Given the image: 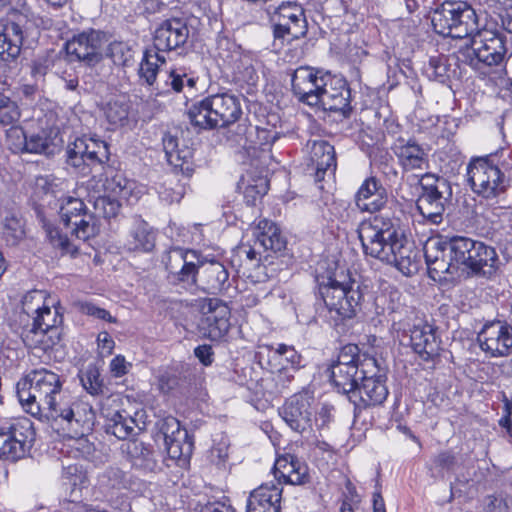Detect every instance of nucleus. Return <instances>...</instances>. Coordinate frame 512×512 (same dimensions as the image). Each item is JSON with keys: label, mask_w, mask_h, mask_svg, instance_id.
Wrapping results in <instances>:
<instances>
[{"label": "nucleus", "mask_w": 512, "mask_h": 512, "mask_svg": "<svg viewBox=\"0 0 512 512\" xmlns=\"http://www.w3.org/2000/svg\"><path fill=\"white\" fill-rule=\"evenodd\" d=\"M107 56L112 59L114 64L126 66L133 59V50L126 42L114 41L108 45Z\"/></svg>", "instance_id": "e2e57ef3"}, {"label": "nucleus", "mask_w": 512, "mask_h": 512, "mask_svg": "<svg viewBox=\"0 0 512 512\" xmlns=\"http://www.w3.org/2000/svg\"><path fill=\"white\" fill-rule=\"evenodd\" d=\"M23 44V31L19 24L11 22L0 33V60H15L21 51Z\"/></svg>", "instance_id": "ea45409f"}, {"label": "nucleus", "mask_w": 512, "mask_h": 512, "mask_svg": "<svg viewBox=\"0 0 512 512\" xmlns=\"http://www.w3.org/2000/svg\"><path fill=\"white\" fill-rule=\"evenodd\" d=\"M425 75L440 83H445L450 78V65L444 55L431 56L428 64L424 67Z\"/></svg>", "instance_id": "603ef678"}, {"label": "nucleus", "mask_w": 512, "mask_h": 512, "mask_svg": "<svg viewBox=\"0 0 512 512\" xmlns=\"http://www.w3.org/2000/svg\"><path fill=\"white\" fill-rule=\"evenodd\" d=\"M156 243V231L146 221L136 219L129 232L127 248L136 252H151Z\"/></svg>", "instance_id": "e433bc0d"}, {"label": "nucleus", "mask_w": 512, "mask_h": 512, "mask_svg": "<svg viewBox=\"0 0 512 512\" xmlns=\"http://www.w3.org/2000/svg\"><path fill=\"white\" fill-rule=\"evenodd\" d=\"M27 133L19 125H12L6 130V144L15 154L27 152Z\"/></svg>", "instance_id": "bf43d9fd"}, {"label": "nucleus", "mask_w": 512, "mask_h": 512, "mask_svg": "<svg viewBox=\"0 0 512 512\" xmlns=\"http://www.w3.org/2000/svg\"><path fill=\"white\" fill-rule=\"evenodd\" d=\"M477 341L487 355L507 356L512 348V326L500 320L487 322L478 333Z\"/></svg>", "instance_id": "4be33fe9"}, {"label": "nucleus", "mask_w": 512, "mask_h": 512, "mask_svg": "<svg viewBox=\"0 0 512 512\" xmlns=\"http://www.w3.org/2000/svg\"><path fill=\"white\" fill-rule=\"evenodd\" d=\"M201 259L195 250L175 248L165 263L169 283L194 293L197 291Z\"/></svg>", "instance_id": "4468645a"}, {"label": "nucleus", "mask_w": 512, "mask_h": 512, "mask_svg": "<svg viewBox=\"0 0 512 512\" xmlns=\"http://www.w3.org/2000/svg\"><path fill=\"white\" fill-rule=\"evenodd\" d=\"M467 182L474 194L494 209H511L512 198L507 199L509 180L490 156L475 157L466 168Z\"/></svg>", "instance_id": "39448f33"}, {"label": "nucleus", "mask_w": 512, "mask_h": 512, "mask_svg": "<svg viewBox=\"0 0 512 512\" xmlns=\"http://www.w3.org/2000/svg\"><path fill=\"white\" fill-rule=\"evenodd\" d=\"M65 379L45 369H34L25 378L23 387L17 386V396L23 409L34 417L45 419L66 397Z\"/></svg>", "instance_id": "20e7f679"}, {"label": "nucleus", "mask_w": 512, "mask_h": 512, "mask_svg": "<svg viewBox=\"0 0 512 512\" xmlns=\"http://www.w3.org/2000/svg\"><path fill=\"white\" fill-rule=\"evenodd\" d=\"M330 379L333 386L339 393L347 395L350 400V394L356 390L359 381H361V369L359 366H343L340 368H330Z\"/></svg>", "instance_id": "a19ab883"}, {"label": "nucleus", "mask_w": 512, "mask_h": 512, "mask_svg": "<svg viewBox=\"0 0 512 512\" xmlns=\"http://www.w3.org/2000/svg\"><path fill=\"white\" fill-rule=\"evenodd\" d=\"M367 286L357 279L349 269L337 265L319 285L320 295L326 308V318L338 326L354 318L361 310Z\"/></svg>", "instance_id": "f03ea898"}, {"label": "nucleus", "mask_w": 512, "mask_h": 512, "mask_svg": "<svg viewBox=\"0 0 512 512\" xmlns=\"http://www.w3.org/2000/svg\"><path fill=\"white\" fill-rule=\"evenodd\" d=\"M52 65L53 60L46 54L39 55L32 60L30 65V74L36 83L44 79Z\"/></svg>", "instance_id": "338daca9"}, {"label": "nucleus", "mask_w": 512, "mask_h": 512, "mask_svg": "<svg viewBox=\"0 0 512 512\" xmlns=\"http://www.w3.org/2000/svg\"><path fill=\"white\" fill-rule=\"evenodd\" d=\"M121 202L119 199L108 195H99L93 201V214L97 216V219L100 217L105 219L114 218L120 212Z\"/></svg>", "instance_id": "5fc2aeb1"}, {"label": "nucleus", "mask_w": 512, "mask_h": 512, "mask_svg": "<svg viewBox=\"0 0 512 512\" xmlns=\"http://www.w3.org/2000/svg\"><path fill=\"white\" fill-rule=\"evenodd\" d=\"M20 336L27 348L40 349L44 352L52 349L61 340L53 334V331L49 333L43 329V326H38L33 322L22 327Z\"/></svg>", "instance_id": "4c0bfd02"}, {"label": "nucleus", "mask_w": 512, "mask_h": 512, "mask_svg": "<svg viewBox=\"0 0 512 512\" xmlns=\"http://www.w3.org/2000/svg\"><path fill=\"white\" fill-rule=\"evenodd\" d=\"M3 236L9 245H16L25 235L23 223L14 213H9L3 219Z\"/></svg>", "instance_id": "6e6d98bb"}, {"label": "nucleus", "mask_w": 512, "mask_h": 512, "mask_svg": "<svg viewBox=\"0 0 512 512\" xmlns=\"http://www.w3.org/2000/svg\"><path fill=\"white\" fill-rule=\"evenodd\" d=\"M274 476L287 484L301 485L308 481V467L295 455L285 454L276 459Z\"/></svg>", "instance_id": "2f4dec72"}, {"label": "nucleus", "mask_w": 512, "mask_h": 512, "mask_svg": "<svg viewBox=\"0 0 512 512\" xmlns=\"http://www.w3.org/2000/svg\"><path fill=\"white\" fill-rule=\"evenodd\" d=\"M53 130L42 128L27 135V152L34 154H52L56 147Z\"/></svg>", "instance_id": "49530a36"}, {"label": "nucleus", "mask_w": 512, "mask_h": 512, "mask_svg": "<svg viewBox=\"0 0 512 512\" xmlns=\"http://www.w3.org/2000/svg\"><path fill=\"white\" fill-rule=\"evenodd\" d=\"M421 194L416 206L422 217L430 224L443 221L446 204L452 197V187L448 180L430 173L422 175Z\"/></svg>", "instance_id": "ddd939ff"}, {"label": "nucleus", "mask_w": 512, "mask_h": 512, "mask_svg": "<svg viewBox=\"0 0 512 512\" xmlns=\"http://www.w3.org/2000/svg\"><path fill=\"white\" fill-rule=\"evenodd\" d=\"M506 54L504 34L488 28H478L459 49V58L482 75H487L493 67L501 66Z\"/></svg>", "instance_id": "0eeeda50"}, {"label": "nucleus", "mask_w": 512, "mask_h": 512, "mask_svg": "<svg viewBox=\"0 0 512 512\" xmlns=\"http://www.w3.org/2000/svg\"><path fill=\"white\" fill-rule=\"evenodd\" d=\"M46 305V293L41 290L30 291L22 299V311L28 318L36 316Z\"/></svg>", "instance_id": "4d7b16f0"}, {"label": "nucleus", "mask_w": 512, "mask_h": 512, "mask_svg": "<svg viewBox=\"0 0 512 512\" xmlns=\"http://www.w3.org/2000/svg\"><path fill=\"white\" fill-rule=\"evenodd\" d=\"M21 117L17 103L9 97L0 94V126H12Z\"/></svg>", "instance_id": "680f3d73"}, {"label": "nucleus", "mask_w": 512, "mask_h": 512, "mask_svg": "<svg viewBox=\"0 0 512 512\" xmlns=\"http://www.w3.org/2000/svg\"><path fill=\"white\" fill-rule=\"evenodd\" d=\"M357 233L366 256L394 265L406 275L417 269L413 243L405 236L399 218L376 215L362 221Z\"/></svg>", "instance_id": "f257e3e1"}, {"label": "nucleus", "mask_w": 512, "mask_h": 512, "mask_svg": "<svg viewBox=\"0 0 512 512\" xmlns=\"http://www.w3.org/2000/svg\"><path fill=\"white\" fill-rule=\"evenodd\" d=\"M62 481L63 485L71 490L70 496L73 497L86 484V472L77 463L68 464L63 466Z\"/></svg>", "instance_id": "3c124183"}, {"label": "nucleus", "mask_w": 512, "mask_h": 512, "mask_svg": "<svg viewBox=\"0 0 512 512\" xmlns=\"http://www.w3.org/2000/svg\"><path fill=\"white\" fill-rule=\"evenodd\" d=\"M323 82L325 86L321 87L317 96L318 105L324 110L339 112L343 117H349L352 112L351 91L346 80L326 73Z\"/></svg>", "instance_id": "412c9836"}, {"label": "nucleus", "mask_w": 512, "mask_h": 512, "mask_svg": "<svg viewBox=\"0 0 512 512\" xmlns=\"http://www.w3.org/2000/svg\"><path fill=\"white\" fill-rule=\"evenodd\" d=\"M42 226L50 244L58 249L62 255L70 254L74 256L78 253V247L58 227L45 219H42Z\"/></svg>", "instance_id": "de8ad7c7"}, {"label": "nucleus", "mask_w": 512, "mask_h": 512, "mask_svg": "<svg viewBox=\"0 0 512 512\" xmlns=\"http://www.w3.org/2000/svg\"><path fill=\"white\" fill-rule=\"evenodd\" d=\"M166 63V57L163 54L156 53L153 50H146L140 62L138 69L139 82L145 85L150 96H161L174 91L180 93L185 87L190 90L194 89L198 78L192 73H187L183 68L171 70L164 81L160 84L157 81L159 67Z\"/></svg>", "instance_id": "9d476101"}, {"label": "nucleus", "mask_w": 512, "mask_h": 512, "mask_svg": "<svg viewBox=\"0 0 512 512\" xmlns=\"http://www.w3.org/2000/svg\"><path fill=\"white\" fill-rule=\"evenodd\" d=\"M132 466L144 471H154L157 467L155 452L150 445L137 439L129 440L122 445Z\"/></svg>", "instance_id": "c9c22d12"}, {"label": "nucleus", "mask_w": 512, "mask_h": 512, "mask_svg": "<svg viewBox=\"0 0 512 512\" xmlns=\"http://www.w3.org/2000/svg\"><path fill=\"white\" fill-rule=\"evenodd\" d=\"M107 34L100 30L89 29L75 35L66 43V52L78 61L88 64L98 63L102 47L107 43Z\"/></svg>", "instance_id": "5701e85b"}, {"label": "nucleus", "mask_w": 512, "mask_h": 512, "mask_svg": "<svg viewBox=\"0 0 512 512\" xmlns=\"http://www.w3.org/2000/svg\"><path fill=\"white\" fill-rule=\"evenodd\" d=\"M61 221L65 226H72V234L79 240L86 241L99 233V221L82 199L66 197L59 209Z\"/></svg>", "instance_id": "dca6fc26"}, {"label": "nucleus", "mask_w": 512, "mask_h": 512, "mask_svg": "<svg viewBox=\"0 0 512 512\" xmlns=\"http://www.w3.org/2000/svg\"><path fill=\"white\" fill-rule=\"evenodd\" d=\"M392 151L403 173L422 176V172L429 167V150L414 138H398L392 146Z\"/></svg>", "instance_id": "b1692460"}, {"label": "nucleus", "mask_w": 512, "mask_h": 512, "mask_svg": "<svg viewBox=\"0 0 512 512\" xmlns=\"http://www.w3.org/2000/svg\"><path fill=\"white\" fill-rule=\"evenodd\" d=\"M481 242L464 236L428 241L424 256L430 277L441 279L444 274L456 275L459 271L470 275Z\"/></svg>", "instance_id": "7ed1b4c3"}, {"label": "nucleus", "mask_w": 512, "mask_h": 512, "mask_svg": "<svg viewBox=\"0 0 512 512\" xmlns=\"http://www.w3.org/2000/svg\"><path fill=\"white\" fill-rule=\"evenodd\" d=\"M273 27L274 45L289 44L307 34L308 24L305 11L295 1H284L267 9Z\"/></svg>", "instance_id": "f8f14e48"}, {"label": "nucleus", "mask_w": 512, "mask_h": 512, "mask_svg": "<svg viewBox=\"0 0 512 512\" xmlns=\"http://www.w3.org/2000/svg\"><path fill=\"white\" fill-rule=\"evenodd\" d=\"M320 70L311 67L297 68L291 79L292 90L298 99L309 106L318 105V94L324 84V75Z\"/></svg>", "instance_id": "a878e982"}, {"label": "nucleus", "mask_w": 512, "mask_h": 512, "mask_svg": "<svg viewBox=\"0 0 512 512\" xmlns=\"http://www.w3.org/2000/svg\"><path fill=\"white\" fill-rule=\"evenodd\" d=\"M355 205L361 212L376 213L384 209L389 201L387 189L375 177H367L355 194Z\"/></svg>", "instance_id": "cd10ccee"}, {"label": "nucleus", "mask_w": 512, "mask_h": 512, "mask_svg": "<svg viewBox=\"0 0 512 512\" xmlns=\"http://www.w3.org/2000/svg\"><path fill=\"white\" fill-rule=\"evenodd\" d=\"M27 453L24 448L19 447L17 439L13 440L0 426V459L14 462L24 458Z\"/></svg>", "instance_id": "864d4df0"}, {"label": "nucleus", "mask_w": 512, "mask_h": 512, "mask_svg": "<svg viewBox=\"0 0 512 512\" xmlns=\"http://www.w3.org/2000/svg\"><path fill=\"white\" fill-rule=\"evenodd\" d=\"M1 427L13 440L17 439L19 447L24 448L26 452L30 451L36 438L35 428L30 419L26 417L13 419Z\"/></svg>", "instance_id": "79ce46f5"}, {"label": "nucleus", "mask_w": 512, "mask_h": 512, "mask_svg": "<svg viewBox=\"0 0 512 512\" xmlns=\"http://www.w3.org/2000/svg\"><path fill=\"white\" fill-rule=\"evenodd\" d=\"M107 121L114 126H123L128 121L130 102L125 96L109 100L103 108Z\"/></svg>", "instance_id": "a18cd8bd"}, {"label": "nucleus", "mask_w": 512, "mask_h": 512, "mask_svg": "<svg viewBox=\"0 0 512 512\" xmlns=\"http://www.w3.org/2000/svg\"><path fill=\"white\" fill-rule=\"evenodd\" d=\"M282 488L276 484H262L247 498L246 512H281Z\"/></svg>", "instance_id": "7c9ffc66"}, {"label": "nucleus", "mask_w": 512, "mask_h": 512, "mask_svg": "<svg viewBox=\"0 0 512 512\" xmlns=\"http://www.w3.org/2000/svg\"><path fill=\"white\" fill-rule=\"evenodd\" d=\"M217 58L219 65L233 75L234 80L252 84L257 79L253 58L245 53L239 45L226 36L217 39Z\"/></svg>", "instance_id": "2eb2a0df"}, {"label": "nucleus", "mask_w": 512, "mask_h": 512, "mask_svg": "<svg viewBox=\"0 0 512 512\" xmlns=\"http://www.w3.org/2000/svg\"><path fill=\"white\" fill-rule=\"evenodd\" d=\"M100 482L113 489H127L130 485L129 476L118 467H109L100 477Z\"/></svg>", "instance_id": "0e129e2a"}, {"label": "nucleus", "mask_w": 512, "mask_h": 512, "mask_svg": "<svg viewBox=\"0 0 512 512\" xmlns=\"http://www.w3.org/2000/svg\"><path fill=\"white\" fill-rule=\"evenodd\" d=\"M47 421L60 425L63 431L72 438V447L76 449L75 457L85 456L91 451L88 440L83 436L92 430L95 422V411L91 404L73 396L71 393L49 415Z\"/></svg>", "instance_id": "423d86ee"}, {"label": "nucleus", "mask_w": 512, "mask_h": 512, "mask_svg": "<svg viewBox=\"0 0 512 512\" xmlns=\"http://www.w3.org/2000/svg\"><path fill=\"white\" fill-rule=\"evenodd\" d=\"M279 414L285 423L295 432L303 434L312 430V411L309 399L305 395L290 397Z\"/></svg>", "instance_id": "bb28decb"}, {"label": "nucleus", "mask_w": 512, "mask_h": 512, "mask_svg": "<svg viewBox=\"0 0 512 512\" xmlns=\"http://www.w3.org/2000/svg\"><path fill=\"white\" fill-rule=\"evenodd\" d=\"M63 317L57 307L46 305L36 316L32 318V322L38 326H43L49 333L53 331L58 338L62 337L61 324Z\"/></svg>", "instance_id": "8fccbe9b"}, {"label": "nucleus", "mask_w": 512, "mask_h": 512, "mask_svg": "<svg viewBox=\"0 0 512 512\" xmlns=\"http://www.w3.org/2000/svg\"><path fill=\"white\" fill-rule=\"evenodd\" d=\"M67 163L85 173V169L101 165L109 160L108 144L99 139L80 137L69 143L66 149Z\"/></svg>", "instance_id": "6ab92c4d"}, {"label": "nucleus", "mask_w": 512, "mask_h": 512, "mask_svg": "<svg viewBox=\"0 0 512 512\" xmlns=\"http://www.w3.org/2000/svg\"><path fill=\"white\" fill-rule=\"evenodd\" d=\"M456 464L457 458L452 451H442L433 458L430 471L433 476L443 477L444 472L453 471Z\"/></svg>", "instance_id": "052dcab7"}, {"label": "nucleus", "mask_w": 512, "mask_h": 512, "mask_svg": "<svg viewBox=\"0 0 512 512\" xmlns=\"http://www.w3.org/2000/svg\"><path fill=\"white\" fill-rule=\"evenodd\" d=\"M410 342L415 353L424 361H431L439 356L441 340L437 329L431 324H415L410 331Z\"/></svg>", "instance_id": "c85d7f7f"}, {"label": "nucleus", "mask_w": 512, "mask_h": 512, "mask_svg": "<svg viewBox=\"0 0 512 512\" xmlns=\"http://www.w3.org/2000/svg\"><path fill=\"white\" fill-rule=\"evenodd\" d=\"M477 258L473 264L471 274L475 276H483L486 278L492 277L499 268V258L496 250L481 242L480 246H477Z\"/></svg>", "instance_id": "37998d69"}, {"label": "nucleus", "mask_w": 512, "mask_h": 512, "mask_svg": "<svg viewBox=\"0 0 512 512\" xmlns=\"http://www.w3.org/2000/svg\"><path fill=\"white\" fill-rule=\"evenodd\" d=\"M227 138L235 144L246 147L247 145L254 144L252 136L257 132L260 145L271 144L276 140V133H271L265 129L253 127L247 118H240L233 126L227 127Z\"/></svg>", "instance_id": "72a5a7b5"}, {"label": "nucleus", "mask_w": 512, "mask_h": 512, "mask_svg": "<svg viewBox=\"0 0 512 512\" xmlns=\"http://www.w3.org/2000/svg\"><path fill=\"white\" fill-rule=\"evenodd\" d=\"M434 31L444 37L469 38L479 27L475 10L466 2L445 1L431 15Z\"/></svg>", "instance_id": "9b49d317"}, {"label": "nucleus", "mask_w": 512, "mask_h": 512, "mask_svg": "<svg viewBox=\"0 0 512 512\" xmlns=\"http://www.w3.org/2000/svg\"><path fill=\"white\" fill-rule=\"evenodd\" d=\"M83 388L92 396H100L105 393V385L100 378V373L95 367H88L80 377Z\"/></svg>", "instance_id": "13d9d810"}, {"label": "nucleus", "mask_w": 512, "mask_h": 512, "mask_svg": "<svg viewBox=\"0 0 512 512\" xmlns=\"http://www.w3.org/2000/svg\"><path fill=\"white\" fill-rule=\"evenodd\" d=\"M229 287V272L224 264L218 261H201L197 290L207 294H221Z\"/></svg>", "instance_id": "c756f323"}, {"label": "nucleus", "mask_w": 512, "mask_h": 512, "mask_svg": "<svg viewBox=\"0 0 512 512\" xmlns=\"http://www.w3.org/2000/svg\"><path fill=\"white\" fill-rule=\"evenodd\" d=\"M160 432L164 436L165 447L171 459L180 460L188 457L193 448V442L180 421L173 417H165L161 421Z\"/></svg>", "instance_id": "393cba45"}, {"label": "nucleus", "mask_w": 512, "mask_h": 512, "mask_svg": "<svg viewBox=\"0 0 512 512\" xmlns=\"http://www.w3.org/2000/svg\"><path fill=\"white\" fill-rule=\"evenodd\" d=\"M242 114L240 99L229 93L210 95L187 111L191 125L199 130L233 126Z\"/></svg>", "instance_id": "6e6552de"}, {"label": "nucleus", "mask_w": 512, "mask_h": 512, "mask_svg": "<svg viewBox=\"0 0 512 512\" xmlns=\"http://www.w3.org/2000/svg\"><path fill=\"white\" fill-rule=\"evenodd\" d=\"M512 511V499L490 495L485 498L484 501V512H511Z\"/></svg>", "instance_id": "774afa93"}, {"label": "nucleus", "mask_w": 512, "mask_h": 512, "mask_svg": "<svg viewBox=\"0 0 512 512\" xmlns=\"http://www.w3.org/2000/svg\"><path fill=\"white\" fill-rule=\"evenodd\" d=\"M273 358L279 359V364L283 369L300 367L301 355L293 346L278 344L274 350Z\"/></svg>", "instance_id": "69168bd1"}, {"label": "nucleus", "mask_w": 512, "mask_h": 512, "mask_svg": "<svg viewBox=\"0 0 512 512\" xmlns=\"http://www.w3.org/2000/svg\"><path fill=\"white\" fill-rule=\"evenodd\" d=\"M163 149L168 163L175 169V174L168 176L158 187L157 192L162 202L178 203L186 193L187 183L177 177L180 172L186 178L193 174L192 149L186 145L179 146V140L170 133L162 138Z\"/></svg>", "instance_id": "1a4fd4ad"}, {"label": "nucleus", "mask_w": 512, "mask_h": 512, "mask_svg": "<svg viewBox=\"0 0 512 512\" xmlns=\"http://www.w3.org/2000/svg\"><path fill=\"white\" fill-rule=\"evenodd\" d=\"M136 421L125 411H117L110 418L106 431L120 440L127 439L133 432Z\"/></svg>", "instance_id": "09e8293b"}, {"label": "nucleus", "mask_w": 512, "mask_h": 512, "mask_svg": "<svg viewBox=\"0 0 512 512\" xmlns=\"http://www.w3.org/2000/svg\"><path fill=\"white\" fill-rule=\"evenodd\" d=\"M386 380V373L377 360L373 372L361 373V381L350 394L349 400L353 403L355 411L383 404L389 394Z\"/></svg>", "instance_id": "f3484780"}, {"label": "nucleus", "mask_w": 512, "mask_h": 512, "mask_svg": "<svg viewBox=\"0 0 512 512\" xmlns=\"http://www.w3.org/2000/svg\"><path fill=\"white\" fill-rule=\"evenodd\" d=\"M254 240L263 252L278 253L286 248V240L279 227L272 221L262 219L253 229Z\"/></svg>", "instance_id": "f704fd0d"}, {"label": "nucleus", "mask_w": 512, "mask_h": 512, "mask_svg": "<svg viewBox=\"0 0 512 512\" xmlns=\"http://www.w3.org/2000/svg\"><path fill=\"white\" fill-rule=\"evenodd\" d=\"M102 186L103 195H108L122 201L129 200L134 189V182L127 179L121 172L111 171V174L106 173Z\"/></svg>", "instance_id": "c03bdc74"}, {"label": "nucleus", "mask_w": 512, "mask_h": 512, "mask_svg": "<svg viewBox=\"0 0 512 512\" xmlns=\"http://www.w3.org/2000/svg\"><path fill=\"white\" fill-rule=\"evenodd\" d=\"M310 161L315 170V181H322L327 173L333 175L337 167L334 146L325 140L313 141Z\"/></svg>", "instance_id": "473e14b6"}, {"label": "nucleus", "mask_w": 512, "mask_h": 512, "mask_svg": "<svg viewBox=\"0 0 512 512\" xmlns=\"http://www.w3.org/2000/svg\"><path fill=\"white\" fill-rule=\"evenodd\" d=\"M189 27L184 19L163 20L153 32V51L160 54L180 53L188 42Z\"/></svg>", "instance_id": "aec40b11"}, {"label": "nucleus", "mask_w": 512, "mask_h": 512, "mask_svg": "<svg viewBox=\"0 0 512 512\" xmlns=\"http://www.w3.org/2000/svg\"><path fill=\"white\" fill-rule=\"evenodd\" d=\"M375 361L373 356L362 353L356 344H347L341 348L337 361L330 368L359 366L361 373H371L374 370Z\"/></svg>", "instance_id": "58836bf2"}, {"label": "nucleus", "mask_w": 512, "mask_h": 512, "mask_svg": "<svg viewBox=\"0 0 512 512\" xmlns=\"http://www.w3.org/2000/svg\"><path fill=\"white\" fill-rule=\"evenodd\" d=\"M201 319L199 328L212 341L221 340L230 329L231 311L219 298H204L199 301Z\"/></svg>", "instance_id": "a211bd4d"}]
</instances>
